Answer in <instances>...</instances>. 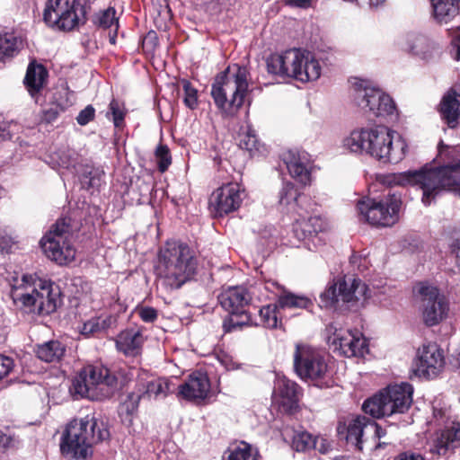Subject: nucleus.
<instances>
[{"label":"nucleus","instance_id":"20e7f679","mask_svg":"<svg viewBox=\"0 0 460 460\" xmlns=\"http://www.w3.org/2000/svg\"><path fill=\"white\" fill-rule=\"evenodd\" d=\"M130 377L125 369L111 372L102 365H88L73 381L75 394L93 401L111 398Z\"/></svg>","mask_w":460,"mask_h":460},{"label":"nucleus","instance_id":"052dcab7","mask_svg":"<svg viewBox=\"0 0 460 460\" xmlns=\"http://www.w3.org/2000/svg\"><path fill=\"white\" fill-rule=\"evenodd\" d=\"M119 28V24H116V27H113L111 29L109 33V40L111 44H115L116 42V36H117V31Z\"/></svg>","mask_w":460,"mask_h":460},{"label":"nucleus","instance_id":"f03ea898","mask_svg":"<svg viewBox=\"0 0 460 460\" xmlns=\"http://www.w3.org/2000/svg\"><path fill=\"white\" fill-rule=\"evenodd\" d=\"M396 184L410 183L422 190V202L429 206L443 190L452 191L460 197V161L438 168H422L393 175Z\"/></svg>","mask_w":460,"mask_h":460},{"label":"nucleus","instance_id":"79ce46f5","mask_svg":"<svg viewBox=\"0 0 460 460\" xmlns=\"http://www.w3.org/2000/svg\"><path fill=\"white\" fill-rule=\"evenodd\" d=\"M226 460H256L252 453V447L245 442L229 448Z\"/></svg>","mask_w":460,"mask_h":460},{"label":"nucleus","instance_id":"5701e85b","mask_svg":"<svg viewBox=\"0 0 460 460\" xmlns=\"http://www.w3.org/2000/svg\"><path fill=\"white\" fill-rule=\"evenodd\" d=\"M284 163L290 175L303 185L310 184L311 173L309 171L310 159L306 152L288 150L282 155Z\"/></svg>","mask_w":460,"mask_h":460},{"label":"nucleus","instance_id":"0eeeda50","mask_svg":"<svg viewBox=\"0 0 460 460\" xmlns=\"http://www.w3.org/2000/svg\"><path fill=\"white\" fill-rule=\"evenodd\" d=\"M11 296L16 305L39 314L55 312L60 300L50 281L33 275H23L21 283L13 286Z\"/></svg>","mask_w":460,"mask_h":460},{"label":"nucleus","instance_id":"473e14b6","mask_svg":"<svg viewBox=\"0 0 460 460\" xmlns=\"http://www.w3.org/2000/svg\"><path fill=\"white\" fill-rule=\"evenodd\" d=\"M66 348L58 341H49L39 345L36 350L38 358L45 362H58L65 355Z\"/></svg>","mask_w":460,"mask_h":460},{"label":"nucleus","instance_id":"4c0bfd02","mask_svg":"<svg viewBox=\"0 0 460 460\" xmlns=\"http://www.w3.org/2000/svg\"><path fill=\"white\" fill-rule=\"evenodd\" d=\"M248 325H252L251 316L244 309H242L236 314H231L229 318L224 321L223 328L226 332H231Z\"/></svg>","mask_w":460,"mask_h":460},{"label":"nucleus","instance_id":"2f4dec72","mask_svg":"<svg viewBox=\"0 0 460 460\" xmlns=\"http://www.w3.org/2000/svg\"><path fill=\"white\" fill-rule=\"evenodd\" d=\"M139 388L145 398H164L169 394H172L176 391V385L173 384L172 380L168 378H157L146 384H141L139 385Z\"/></svg>","mask_w":460,"mask_h":460},{"label":"nucleus","instance_id":"864d4df0","mask_svg":"<svg viewBox=\"0 0 460 460\" xmlns=\"http://www.w3.org/2000/svg\"><path fill=\"white\" fill-rule=\"evenodd\" d=\"M450 247L452 252L456 255V263L460 267V232L456 234Z\"/></svg>","mask_w":460,"mask_h":460},{"label":"nucleus","instance_id":"f704fd0d","mask_svg":"<svg viewBox=\"0 0 460 460\" xmlns=\"http://www.w3.org/2000/svg\"><path fill=\"white\" fill-rule=\"evenodd\" d=\"M114 322L115 319L111 315L92 318L84 323L81 333L85 336H90L102 332L109 329Z\"/></svg>","mask_w":460,"mask_h":460},{"label":"nucleus","instance_id":"7ed1b4c3","mask_svg":"<svg viewBox=\"0 0 460 460\" xmlns=\"http://www.w3.org/2000/svg\"><path fill=\"white\" fill-rule=\"evenodd\" d=\"M197 260L190 248L181 242H167L160 250L157 276L170 289L180 288L196 273Z\"/></svg>","mask_w":460,"mask_h":460},{"label":"nucleus","instance_id":"72a5a7b5","mask_svg":"<svg viewBox=\"0 0 460 460\" xmlns=\"http://www.w3.org/2000/svg\"><path fill=\"white\" fill-rule=\"evenodd\" d=\"M278 305L280 309L285 308H307L312 305V301L305 296H297L291 292L283 290L280 294H277Z\"/></svg>","mask_w":460,"mask_h":460},{"label":"nucleus","instance_id":"13d9d810","mask_svg":"<svg viewBox=\"0 0 460 460\" xmlns=\"http://www.w3.org/2000/svg\"><path fill=\"white\" fill-rule=\"evenodd\" d=\"M58 165L63 168H69L73 165V161L71 158L67 155H65L64 157L60 156L59 161H58Z\"/></svg>","mask_w":460,"mask_h":460},{"label":"nucleus","instance_id":"f8f14e48","mask_svg":"<svg viewBox=\"0 0 460 460\" xmlns=\"http://www.w3.org/2000/svg\"><path fill=\"white\" fill-rule=\"evenodd\" d=\"M350 84L353 102L364 113L374 117L394 114L395 105L388 94L360 78H352Z\"/></svg>","mask_w":460,"mask_h":460},{"label":"nucleus","instance_id":"bf43d9fd","mask_svg":"<svg viewBox=\"0 0 460 460\" xmlns=\"http://www.w3.org/2000/svg\"><path fill=\"white\" fill-rule=\"evenodd\" d=\"M376 427L378 429V432L377 433H369V438L376 439V438H381L385 437V431L380 426H378L376 423Z\"/></svg>","mask_w":460,"mask_h":460},{"label":"nucleus","instance_id":"39448f33","mask_svg":"<svg viewBox=\"0 0 460 460\" xmlns=\"http://www.w3.org/2000/svg\"><path fill=\"white\" fill-rule=\"evenodd\" d=\"M110 431L102 421L93 417L73 420L66 427L60 444L64 455L85 459L92 455L94 444L107 440Z\"/></svg>","mask_w":460,"mask_h":460},{"label":"nucleus","instance_id":"6e6d98bb","mask_svg":"<svg viewBox=\"0 0 460 460\" xmlns=\"http://www.w3.org/2000/svg\"><path fill=\"white\" fill-rule=\"evenodd\" d=\"M288 5L307 8L311 5L312 0H286Z\"/></svg>","mask_w":460,"mask_h":460},{"label":"nucleus","instance_id":"c9c22d12","mask_svg":"<svg viewBox=\"0 0 460 460\" xmlns=\"http://www.w3.org/2000/svg\"><path fill=\"white\" fill-rule=\"evenodd\" d=\"M318 438L313 437L305 430L294 431L292 437V447L297 452H305L306 450L316 448Z\"/></svg>","mask_w":460,"mask_h":460},{"label":"nucleus","instance_id":"c85d7f7f","mask_svg":"<svg viewBox=\"0 0 460 460\" xmlns=\"http://www.w3.org/2000/svg\"><path fill=\"white\" fill-rule=\"evenodd\" d=\"M460 0H430L432 16L440 24H447L459 13Z\"/></svg>","mask_w":460,"mask_h":460},{"label":"nucleus","instance_id":"dca6fc26","mask_svg":"<svg viewBox=\"0 0 460 460\" xmlns=\"http://www.w3.org/2000/svg\"><path fill=\"white\" fill-rule=\"evenodd\" d=\"M294 367L296 374L305 380H323L328 374L324 357L306 345L297 344L294 353Z\"/></svg>","mask_w":460,"mask_h":460},{"label":"nucleus","instance_id":"393cba45","mask_svg":"<svg viewBox=\"0 0 460 460\" xmlns=\"http://www.w3.org/2000/svg\"><path fill=\"white\" fill-rule=\"evenodd\" d=\"M273 398L284 411L292 412L297 407V385L287 378H279Z\"/></svg>","mask_w":460,"mask_h":460},{"label":"nucleus","instance_id":"5fc2aeb1","mask_svg":"<svg viewBox=\"0 0 460 460\" xmlns=\"http://www.w3.org/2000/svg\"><path fill=\"white\" fill-rule=\"evenodd\" d=\"M394 460H425V458L420 454L404 452L398 455Z\"/></svg>","mask_w":460,"mask_h":460},{"label":"nucleus","instance_id":"f3484780","mask_svg":"<svg viewBox=\"0 0 460 460\" xmlns=\"http://www.w3.org/2000/svg\"><path fill=\"white\" fill-rule=\"evenodd\" d=\"M330 335L328 343L334 351H339L345 357H363L367 352V340L362 333L356 331L337 329L332 325L327 328Z\"/></svg>","mask_w":460,"mask_h":460},{"label":"nucleus","instance_id":"6ab92c4d","mask_svg":"<svg viewBox=\"0 0 460 460\" xmlns=\"http://www.w3.org/2000/svg\"><path fill=\"white\" fill-rule=\"evenodd\" d=\"M444 365L443 351L436 343H429L419 349L414 373L426 378L435 377L443 369Z\"/></svg>","mask_w":460,"mask_h":460},{"label":"nucleus","instance_id":"bb28decb","mask_svg":"<svg viewBox=\"0 0 460 460\" xmlns=\"http://www.w3.org/2000/svg\"><path fill=\"white\" fill-rule=\"evenodd\" d=\"M218 301L229 314H236L249 304L251 296L244 288L231 287L218 296Z\"/></svg>","mask_w":460,"mask_h":460},{"label":"nucleus","instance_id":"c756f323","mask_svg":"<svg viewBox=\"0 0 460 460\" xmlns=\"http://www.w3.org/2000/svg\"><path fill=\"white\" fill-rule=\"evenodd\" d=\"M48 71L40 64L31 63L27 68L24 78L25 86L29 93L35 97L46 84Z\"/></svg>","mask_w":460,"mask_h":460},{"label":"nucleus","instance_id":"4d7b16f0","mask_svg":"<svg viewBox=\"0 0 460 460\" xmlns=\"http://www.w3.org/2000/svg\"><path fill=\"white\" fill-rule=\"evenodd\" d=\"M385 2V0H360L361 4L368 5L370 8L382 6Z\"/></svg>","mask_w":460,"mask_h":460},{"label":"nucleus","instance_id":"680f3d73","mask_svg":"<svg viewBox=\"0 0 460 460\" xmlns=\"http://www.w3.org/2000/svg\"><path fill=\"white\" fill-rule=\"evenodd\" d=\"M265 288L270 290V291H271V292H274L275 289H280V287L275 281H269V282L266 283Z\"/></svg>","mask_w":460,"mask_h":460},{"label":"nucleus","instance_id":"412c9836","mask_svg":"<svg viewBox=\"0 0 460 460\" xmlns=\"http://www.w3.org/2000/svg\"><path fill=\"white\" fill-rule=\"evenodd\" d=\"M177 396L190 402L205 400L210 392V382L205 373L196 371L190 374L183 384L176 386Z\"/></svg>","mask_w":460,"mask_h":460},{"label":"nucleus","instance_id":"cd10ccee","mask_svg":"<svg viewBox=\"0 0 460 460\" xmlns=\"http://www.w3.org/2000/svg\"><path fill=\"white\" fill-rule=\"evenodd\" d=\"M144 341L142 330L138 328L126 329L118 335L116 347L126 356H137L140 353Z\"/></svg>","mask_w":460,"mask_h":460},{"label":"nucleus","instance_id":"e2e57ef3","mask_svg":"<svg viewBox=\"0 0 460 460\" xmlns=\"http://www.w3.org/2000/svg\"><path fill=\"white\" fill-rule=\"evenodd\" d=\"M453 43L456 48V59H460V34L453 40Z\"/></svg>","mask_w":460,"mask_h":460},{"label":"nucleus","instance_id":"6e6552de","mask_svg":"<svg viewBox=\"0 0 460 460\" xmlns=\"http://www.w3.org/2000/svg\"><path fill=\"white\" fill-rule=\"evenodd\" d=\"M268 72L281 77H292L305 83L320 77L319 62L309 52L292 49L267 58Z\"/></svg>","mask_w":460,"mask_h":460},{"label":"nucleus","instance_id":"0e129e2a","mask_svg":"<svg viewBox=\"0 0 460 460\" xmlns=\"http://www.w3.org/2000/svg\"><path fill=\"white\" fill-rule=\"evenodd\" d=\"M324 443H325V439H323V438H318V444H317V447L315 449H317L318 451H320L323 454L325 453L326 448H325Z\"/></svg>","mask_w":460,"mask_h":460},{"label":"nucleus","instance_id":"37998d69","mask_svg":"<svg viewBox=\"0 0 460 460\" xmlns=\"http://www.w3.org/2000/svg\"><path fill=\"white\" fill-rule=\"evenodd\" d=\"M17 39L11 33L0 34V60L12 57L17 51Z\"/></svg>","mask_w":460,"mask_h":460},{"label":"nucleus","instance_id":"a211bd4d","mask_svg":"<svg viewBox=\"0 0 460 460\" xmlns=\"http://www.w3.org/2000/svg\"><path fill=\"white\" fill-rule=\"evenodd\" d=\"M243 196L244 190L241 186L236 182H230L211 194L209 206L217 216L222 217L238 209Z\"/></svg>","mask_w":460,"mask_h":460},{"label":"nucleus","instance_id":"7c9ffc66","mask_svg":"<svg viewBox=\"0 0 460 460\" xmlns=\"http://www.w3.org/2000/svg\"><path fill=\"white\" fill-rule=\"evenodd\" d=\"M459 106L460 103L456 98V93L453 91H449L443 97L440 102L439 111L442 119L451 128H454L458 125V118L460 114Z\"/></svg>","mask_w":460,"mask_h":460},{"label":"nucleus","instance_id":"f257e3e1","mask_svg":"<svg viewBox=\"0 0 460 460\" xmlns=\"http://www.w3.org/2000/svg\"><path fill=\"white\" fill-rule=\"evenodd\" d=\"M384 126L362 128L353 130L343 140L345 148L355 154H368L383 163H398L404 156V142Z\"/></svg>","mask_w":460,"mask_h":460},{"label":"nucleus","instance_id":"1a4fd4ad","mask_svg":"<svg viewBox=\"0 0 460 460\" xmlns=\"http://www.w3.org/2000/svg\"><path fill=\"white\" fill-rule=\"evenodd\" d=\"M412 394L413 387L408 383L388 385L366 400L362 409L367 414L376 419L402 414L411 407Z\"/></svg>","mask_w":460,"mask_h":460},{"label":"nucleus","instance_id":"423d86ee","mask_svg":"<svg viewBox=\"0 0 460 460\" xmlns=\"http://www.w3.org/2000/svg\"><path fill=\"white\" fill-rule=\"evenodd\" d=\"M248 70L234 65L217 75L212 84L211 96L216 106L233 116L243 106L248 91Z\"/></svg>","mask_w":460,"mask_h":460},{"label":"nucleus","instance_id":"338daca9","mask_svg":"<svg viewBox=\"0 0 460 460\" xmlns=\"http://www.w3.org/2000/svg\"><path fill=\"white\" fill-rule=\"evenodd\" d=\"M443 147H444L443 143H440L439 146H438V152H439L440 155H442V154L444 152L443 151Z\"/></svg>","mask_w":460,"mask_h":460},{"label":"nucleus","instance_id":"a18cd8bd","mask_svg":"<svg viewBox=\"0 0 460 460\" xmlns=\"http://www.w3.org/2000/svg\"><path fill=\"white\" fill-rule=\"evenodd\" d=\"M240 147L247 150L251 155L259 151V142L253 130L248 128L245 133L241 136Z\"/></svg>","mask_w":460,"mask_h":460},{"label":"nucleus","instance_id":"b1692460","mask_svg":"<svg viewBox=\"0 0 460 460\" xmlns=\"http://www.w3.org/2000/svg\"><path fill=\"white\" fill-rule=\"evenodd\" d=\"M458 447H460V422H452L435 433L430 451L438 456H446Z\"/></svg>","mask_w":460,"mask_h":460},{"label":"nucleus","instance_id":"c03bdc74","mask_svg":"<svg viewBox=\"0 0 460 460\" xmlns=\"http://www.w3.org/2000/svg\"><path fill=\"white\" fill-rule=\"evenodd\" d=\"M110 115L112 117V121L116 128H119L123 125L124 118L126 115V110L124 104L116 99H112L109 104V111L107 117Z\"/></svg>","mask_w":460,"mask_h":460},{"label":"nucleus","instance_id":"e433bc0d","mask_svg":"<svg viewBox=\"0 0 460 460\" xmlns=\"http://www.w3.org/2000/svg\"><path fill=\"white\" fill-rule=\"evenodd\" d=\"M280 307L278 303L263 306L260 310V317L263 325L267 328H277L281 324Z\"/></svg>","mask_w":460,"mask_h":460},{"label":"nucleus","instance_id":"a878e982","mask_svg":"<svg viewBox=\"0 0 460 460\" xmlns=\"http://www.w3.org/2000/svg\"><path fill=\"white\" fill-rule=\"evenodd\" d=\"M402 49L425 60L431 58L438 50L433 41L419 33L407 34L402 43Z\"/></svg>","mask_w":460,"mask_h":460},{"label":"nucleus","instance_id":"49530a36","mask_svg":"<svg viewBox=\"0 0 460 460\" xmlns=\"http://www.w3.org/2000/svg\"><path fill=\"white\" fill-rule=\"evenodd\" d=\"M155 158L158 164L159 171L165 172L172 163L170 150L167 146L160 145L155 150Z\"/></svg>","mask_w":460,"mask_h":460},{"label":"nucleus","instance_id":"603ef678","mask_svg":"<svg viewBox=\"0 0 460 460\" xmlns=\"http://www.w3.org/2000/svg\"><path fill=\"white\" fill-rule=\"evenodd\" d=\"M15 446V438L10 434L0 431V448L6 450Z\"/></svg>","mask_w":460,"mask_h":460},{"label":"nucleus","instance_id":"58836bf2","mask_svg":"<svg viewBox=\"0 0 460 460\" xmlns=\"http://www.w3.org/2000/svg\"><path fill=\"white\" fill-rule=\"evenodd\" d=\"M300 196L298 190L296 189L293 183L287 182L283 185L279 192V204L283 207H291L292 209L299 213L296 208L297 205V199Z\"/></svg>","mask_w":460,"mask_h":460},{"label":"nucleus","instance_id":"aec40b11","mask_svg":"<svg viewBox=\"0 0 460 460\" xmlns=\"http://www.w3.org/2000/svg\"><path fill=\"white\" fill-rule=\"evenodd\" d=\"M300 219H296L295 226V234L297 238L302 239L309 250L312 246L314 248L322 245L324 242L320 234H322L326 227V224L320 217H311L307 220L304 219V216L298 213Z\"/></svg>","mask_w":460,"mask_h":460},{"label":"nucleus","instance_id":"ddd939ff","mask_svg":"<svg viewBox=\"0 0 460 460\" xmlns=\"http://www.w3.org/2000/svg\"><path fill=\"white\" fill-rule=\"evenodd\" d=\"M413 293L426 326L438 325L447 317L449 302L437 287L420 282L413 288Z\"/></svg>","mask_w":460,"mask_h":460},{"label":"nucleus","instance_id":"09e8293b","mask_svg":"<svg viewBox=\"0 0 460 460\" xmlns=\"http://www.w3.org/2000/svg\"><path fill=\"white\" fill-rule=\"evenodd\" d=\"M15 367L13 358L0 354V382L13 373Z\"/></svg>","mask_w":460,"mask_h":460},{"label":"nucleus","instance_id":"9b49d317","mask_svg":"<svg viewBox=\"0 0 460 460\" xmlns=\"http://www.w3.org/2000/svg\"><path fill=\"white\" fill-rule=\"evenodd\" d=\"M43 20L49 27L69 31L86 22V9L78 0H49Z\"/></svg>","mask_w":460,"mask_h":460},{"label":"nucleus","instance_id":"8fccbe9b","mask_svg":"<svg viewBox=\"0 0 460 460\" xmlns=\"http://www.w3.org/2000/svg\"><path fill=\"white\" fill-rule=\"evenodd\" d=\"M136 312L142 319V321L146 323H153L157 318V311L150 306H141L137 308Z\"/></svg>","mask_w":460,"mask_h":460},{"label":"nucleus","instance_id":"774afa93","mask_svg":"<svg viewBox=\"0 0 460 460\" xmlns=\"http://www.w3.org/2000/svg\"><path fill=\"white\" fill-rule=\"evenodd\" d=\"M332 460H346L343 456L335 457Z\"/></svg>","mask_w":460,"mask_h":460},{"label":"nucleus","instance_id":"9d476101","mask_svg":"<svg viewBox=\"0 0 460 460\" xmlns=\"http://www.w3.org/2000/svg\"><path fill=\"white\" fill-rule=\"evenodd\" d=\"M370 297L368 287L359 279L342 278L331 284L320 296L321 306L338 307L341 302L353 311L364 307Z\"/></svg>","mask_w":460,"mask_h":460},{"label":"nucleus","instance_id":"4be33fe9","mask_svg":"<svg viewBox=\"0 0 460 460\" xmlns=\"http://www.w3.org/2000/svg\"><path fill=\"white\" fill-rule=\"evenodd\" d=\"M346 429V439L351 443L359 451L363 448V443L369 438V433H377L378 429L376 427V421L366 416H357L351 419L347 426L338 427V432Z\"/></svg>","mask_w":460,"mask_h":460},{"label":"nucleus","instance_id":"3c124183","mask_svg":"<svg viewBox=\"0 0 460 460\" xmlns=\"http://www.w3.org/2000/svg\"><path fill=\"white\" fill-rule=\"evenodd\" d=\"M95 110L92 105H87L82 110L76 117V121L79 125L84 126L92 121L94 118Z\"/></svg>","mask_w":460,"mask_h":460},{"label":"nucleus","instance_id":"69168bd1","mask_svg":"<svg viewBox=\"0 0 460 460\" xmlns=\"http://www.w3.org/2000/svg\"><path fill=\"white\" fill-rule=\"evenodd\" d=\"M0 138H2V139L10 138V134H9V132L6 131L5 125L1 124V123H0Z\"/></svg>","mask_w":460,"mask_h":460},{"label":"nucleus","instance_id":"2eb2a0df","mask_svg":"<svg viewBox=\"0 0 460 460\" xmlns=\"http://www.w3.org/2000/svg\"><path fill=\"white\" fill-rule=\"evenodd\" d=\"M401 198L395 194L380 199H362L357 204L361 219L376 226H392L399 220Z\"/></svg>","mask_w":460,"mask_h":460},{"label":"nucleus","instance_id":"4468645a","mask_svg":"<svg viewBox=\"0 0 460 460\" xmlns=\"http://www.w3.org/2000/svg\"><path fill=\"white\" fill-rule=\"evenodd\" d=\"M71 235L70 219H58L52 229L40 241L46 256L59 265L73 261L75 257V250L69 241Z\"/></svg>","mask_w":460,"mask_h":460},{"label":"nucleus","instance_id":"de8ad7c7","mask_svg":"<svg viewBox=\"0 0 460 460\" xmlns=\"http://www.w3.org/2000/svg\"><path fill=\"white\" fill-rule=\"evenodd\" d=\"M182 88L185 93L184 102L185 104L190 108L195 109L198 105V96L197 90L191 85V84L187 80H182Z\"/></svg>","mask_w":460,"mask_h":460},{"label":"nucleus","instance_id":"ea45409f","mask_svg":"<svg viewBox=\"0 0 460 460\" xmlns=\"http://www.w3.org/2000/svg\"><path fill=\"white\" fill-rule=\"evenodd\" d=\"M141 398H145L141 392V389L138 387L137 393H130L128 394L127 399L121 403L119 411L120 414H126L128 421L131 422L132 414L137 410L138 403Z\"/></svg>","mask_w":460,"mask_h":460},{"label":"nucleus","instance_id":"a19ab883","mask_svg":"<svg viewBox=\"0 0 460 460\" xmlns=\"http://www.w3.org/2000/svg\"><path fill=\"white\" fill-rule=\"evenodd\" d=\"M93 22L103 29H111L116 27V24H118V19L116 17L115 9L109 7L108 9L96 13L93 18Z\"/></svg>","mask_w":460,"mask_h":460}]
</instances>
